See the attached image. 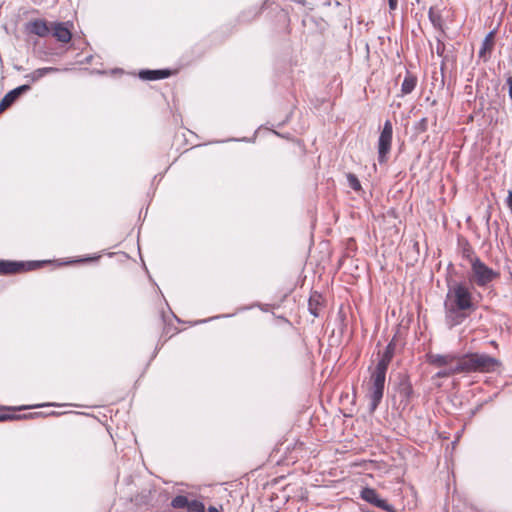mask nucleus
Segmentation results:
<instances>
[{
	"label": "nucleus",
	"mask_w": 512,
	"mask_h": 512,
	"mask_svg": "<svg viewBox=\"0 0 512 512\" xmlns=\"http://www.w3.org/2000/svg\"><path fill=\"white\" fill-rule=\"evenodd\" d=\"M472 287L466 282H454L448 286L444 301L445 323L449 328L462 324L479 305Z\"/></svg>",
	"instance_id": "obj_1"
},
{
	"label": "nucleus",
	"mask_w": 512,
	"mask_h": 512,
	"mask_svg": "<svg viewBox=\"0 0 512 512\" xmlns=\"http://www.w3.org/2000/svg\"><path fill=\"white\" fill-rule=\"evenodd\" d=\"M462 373H492L502 366V362L488 354L468 353L458 360Z\"/></svg>",
	"instance_id": "obj_2"
},
{
	"label": "nucleus",
	"mask_w": 512,
	"mask_h": 512,
	"mask_svg": "<svg viewBox=\"0 0 512 512\" xmlns=\"http://www.w3.org/2000/svg\"><path fill=\"white\" fill-rule=\"evenodd\" d=\"M387 370L376 366L370 368V377L366 383V396L369 399L370 410L373 412L380 404L385 388Z\"/></svg>",
	"instance_id": "obj_3"
},
{
	"label": "nucleus",
	"mask_w": 512,
	"mask_h": 512,
	"mask_svg": "<svg viewBox=\"0 0 512 512\" xmlns=\"http://www.w3.org/2000/svg\"><path fill=\"white\" fill-rule=\"evenodd\" d=\"M471 265L470 283L478 287H486L499 277V273L488 267L480 258L474 259Z\"/></svg>",
	"instance_id": "obj_4"
},
{
	"label": "nucleus",
	"mask_w": 512,
	"mask_h": 512,
	"mask_svg": "<svg viewBox=\"0 0 512 512\" xmlns=\"http://www.w3.org/2000/svg\"><path fill=\"white\" fill-rule=\"evenodd\" d=\"M393 125L390 120H386L378 139V161L386 163L388 155L392 148Z\"/></svg>",
	"instance_id": "obj_5"
},
{
	"label": "nucleus",
	"mask_w": 512,
	"mask_h": 512,
	"mask_svg": "<svg viewBox=\"0 0 512 512\" xmlns=\"http://www.w3.org/2000/svg\"><path fill=\"white\" fill-rule=\"evenodd\" d=\"M46 262L31 261V262H15V261H0V275L17 274L25 271H31L40 268Z\"/></svg>",
	"instance_id": "obj_6"
},
{
	"label": "nucleus",
	"mask_w": 512,
	"mask_h": 512,
	"mask_svg": "<svg viewBox=\"0 0 512 512\" xmlns=\"http://www.w3.org/2000/svg\"><path fill=\"white\" fill-rule=\"evenodd\" d=\"M360 498L377 508L387 512H395L394 507L386 500L382 499L374 488L364 487L360 492Z\"/></svg>",
	"instance_id": "obj_7"
},
{
	"label": "nucleus",
	"mask_w": 512,
	"mask_h": 512,
	"mask_svg": "<svg viewBox=\"0 0 512 512\" xmlns=\"http://www.w3.org/2000/svg\"><path fill=\"white\" fill-rule=\"evenodd\" d=\"M72 27L73 24L70 22H52L50 29L53 37L56 38L57 41L61 43H68L72 39Z\"/></svg>",
	"instance_id": "obj_8"
},
{
	"label": "nucleus",
	"mask_w": 512,
	"mask_h": 512,
	"mask_svg": "<svg viewBox=\"0 0 512 512\" xmlns=\"http://www.w3.org/2000/svg\"><path fill=\"white\" fill-rule=\"evenodd\" d=\"M51 23L45 19H33L26 23L25 30L29 34L37 35L41 38L47 37L51 33Z\"/></svg>",
	"instance_id": "obj_9"
},
{
	"label": "nucleus",
	"mask_w": 512,
	"mask_h": 512,
	"mask_svg": "<svg viewBox=\"0 0 512 512\" xmlns=\"http://www.w3.org/2000/svg\"><path fill=\"white\" fill-rule=\"evenodd\" d=\"M461 356H458L456 354H428V362L429 364L435 366V367H445L449 368L451 366H454L456 363H458V360Z\"/></svg>",
	"instance_id": "obj_10"
},
{
	"label": "nucleus",
	"mask_w": 512,
	"mask_h": 512,
	"mask_svg": "<svg viewBox=\"0 0 512 512\" xmlns=\"http://www.w3.org/2000/svg\"><path fill=\"white\" fill-rule=\"evenodd\" d=\"M30 90L29 85H21L8 92L0 101V114L8 109L24 92Z\"/></svg>",
	"instance_id": "obj_11"
},
{
	"label": "nucleus",
	"mask_w": 512,
	"mask_h": 512,
	"mask_svg": "<svg viewBox=\"0 0 512 512\" xmlns=\"http://www.w3.org/2000/svg\"><path fill=\"white\" fill-rule=\"evenodd\" d=\"M171 74V71L168 69L142 70L139 73V77L143 80L154 81L168 78Z\"/></svg>",
	"instance_id": "obj_12"
},
{
	"label": "nucleus",
	"mask_w": 512,
	"mask_h": 512,
	"mask_svg": "<svg viewBox=\"0 0 512 512\" xmlns=\"http://www.w3.org/2000/svg\"><path fill=\"white\" fill-rule=\"evenodd\" d=\"M494 38H495V32L491 31L486 35V37L482 43V47L479 51V57L483 58L484 61L487 60V58H488L487 55H490V53L493 50V47L495 44Z\"/></svg>",
	"instance_id": "obj_13"
},
{
	"label": "nucleus",
	"mask_w": 512,
	"mask_h": 512,
	"mask_svg": "<svg viewBox=\"0 0 512 512\" xmlns=\"http://www.w3.org/2000/svg\"><path fill=\"white\" fill-rule=\"evenodd\" d=\"M323 307V298L321 294L314 292L308 301V309L314 317H318Z\"/></svg>",
	"instance_id": "obj_14"
},
{
	"label": "nucleus",
	"mask_w": 512,
	"mask_h": 512,
	"mask_svg": "<svg viewBox=\"0 0 512 512\" xmlns=\"http://www.w3.org/2000/svg\"><path fill=\"white\" fill-rule=\"evenodd\" d=\"M394 350H395V344L393 342H390L384 352L381 354L380 359L376 366H379L381 368H384L388 370V366L394 356Z\"/></svg>",
	"instance_id": "obj_15"
},
{
	"label": "nucleus",
	"mask_w": 512,
	"mask_h": 512,
	"mask_svg": "<svg viewBox=\"0 0 512 512\" xmlns=\"http://www.w3.org/2000/svg\"><path fill=\"white\" fill-rule=\"evenodd\" d=\"M459 248L462 258L468 260L470 264L474 262V259H479L472 245L467 240L460 241Z\"/></svg>",
	"instance_id": "obj_16"
},
{
	"label": "nucleus",
	"mask_w": 512,
	"mask_h": 512,
	"mask_svg": "<svg viewBox=\"0 0 512 512\" xmlns=\"http://www.w3.org/2000/svg\"><path fill=\"white\" fill-rule=\"evenodd\" d=\"M429 19L431 20L434 27L438 29L443 28V17L441 14V10L438 6H432L429 10Z\"/></svg>",
	"instance_id": "obj_17"
},
{
	"label": "nucleus",
	"mask_w": 512,
	"mask_h": 512,
	"mask_svg": "<svg viewBox=\"0 0 512 512\" xmlns=\"http://www.w3.org/2000/svg\"><path fill=\"white\" fill-rule=\"evenodd\" d=\"M417 85V78L416 76L407 73L405 76L402 85H401V91L403 94H409L411 93Z\"/></svg>",
	"instance_id": "obj_18"
},
{
	"label": "nucleus",
	"mask_w": 512,
	"mask_h": 512,
	"mask_svg": "<svg viewBox=\"0 0 512 512\" xmlns=\"http://www.w3.org/2000/svg\"><path fill=\"white\" fill-rule=\"evenodd\" d=\"M55 70L56 69L52 68V67L39 68V69L34 70L27 77H29L32 82H35V81L39 80L40 78L44 77L45 75H47L48 73L53 72Z\"/></svg>",
	"instance_id": "obj_19"
},
{
	"label": "nucleus",
	"mask_w": 512,
	"mask_h": 512,
	"mask_svg": "<svg viewBox=\"0 0 512 512\" xmlns=\"http://www.w3.org/2000/svg\"><path fill=\"white\" fill-rule=\"evenodd\" d=\"M40 415L39 413H30L25 415H16V414H9V413H0V422L8 421V420H18L23 418H33L35 416Z\"/></svg>",
	"instance_id": "obj_20"
},
{
	"label": "nucleus",
	"mask_w": 512,
	"mask_h": 512,
	"mask_svg": "<svg viewBox=\"0 0 512 512\" xmlns=\"http://www.w3.org/2000/svg\"><path fill=\"white\" fill-rule=\"evenodd\" d=\"M188 502H189V500L186 496L178 495L172 499L171 505L173 508H176V509H183V508L187 509Z\"/></svg>",
	"instance_id": "obj_21"
},
{
	"label": "nucleus",
	"mask_w": 512,
	"mask_h": 512,
	"mask_svg": "<svg viewBox=\"0 0 512 512\" xmlns=\"http://www.w3.org/2000/svg\"><path fill=\"white\" fill-rule=\"evenodd\" d=\"M462 373L459 367V363H456L454 366H451L449 368H445L444 370L437 373L438 377H449L455 374Z\"/></svg>",
	"instance_id": "obj_22"
},
{
	"label": "nucleus",
	"mask_w": 512,
	"mask_h": 512,
	"mask_svg": "<svg viewBox=\"0 0 512 512\" xmlns=\"http://www.w3.org/2000/svg\"><path fill=\"white\" fill-rule=\"evenodd\" d=\"M188 512H205V505L199 500H189L187 506Z\"/></svg>",
	"instance_id": "obj_23"
},
{
	"label": "nucleus",
	"mask_w": 512,
	"mask_h": 512,
	"mask_svg": "<svg viewBox=\"0 0 512 512\" xmlns=\"http://www.w3.org/2000/svg\"><path fill=\"white\" fill-rule=\"evenodd\" d=\"M347 180H348V183L350 185V187L355 190V191H359L361 190V183L359 181V179L357 178L356 175L350 173L347 175Z\"/></svg>",
	"instance_id": "obj_24"
},
{
	"label": "nucleus",
	"mask_w": 512,
	"mask_h": 512,
	"mask_svg": "<svg viewBox=\"0 0 512 512\" xmlns=\"http://www.w3.org/2000/svg\"><path fill=\"white\" fill-rule=\"evenodd\" d=\"M506 204H507V207L511 210L512 212V190H509L508 191V196H507V199H506Z\"/></svg>",
	"instance_id": "obj_25"
},
{
	"label": "nucleus",
	"mask_w": 512,
	"mask_h": 512,
	"mask_svg": "<svg viewBox=\"0 0 512 512\" xmlns=\"http://www.w3.org/2000/svg\"><path fill=\"white\" fill-rule=\"evenodd\" d=\"M97 259H98V257H88V258H84V259L70 261L69 263L88 262V261H95Z\"/></svg>",
	"instance_id": "obj_26"
},
{
	"label": "nucleus",
	"mask_w": 512,
	"mask_h": 512,
	"mask_svg": "<svg viewBox=\"0 0 512 512\" xmlns=\"http://www.w3.org/2000/svg\"><path fill=\"white\" fill-rule=\"evenodd\" d=\"M507 84H508V86H509V96H510V98L512 99V77H509V78L507 79Z\"/></svg>",
	"instance_id": "obj_27"
},
{
	"label": "nucleus",
	"mask_w": 512,
	"mask_h": 512,
	"mask_svg": "<svg viewBox=\"0 0 512 512\" xmlns=\"http://www.w3.org/2000/svg\"><path fill=\"white\" fill-rule=\"evenodd\" d=\"M398 2H389V8L391 11L395 10L397 8Z\"/></svg>",
	"instance_id": "obj_28"
},
{
	"label": "nucleus",
	"mask_w": 512,
	"mask_h": 512,
	"mask_svg": "<svg viewBox=\"0 0 512 512\" xmlns=\"http://www.w3.org/2000/svg\"><path fill=\"white\" fill-rule=\"evenodd\" d=\"M208 512H220V511H219L216 507H214V506H210V507L208 508Z\"/></svg>",
	"instance_id": "obj_29"
},
{
	"label": "nucleus",
	"mask_w": 512,
	"mask_h": 512,
	"mask_svg": "<svg viewBox=\"0 0 512 512\" xmlns=\"http://www.w3.org/2000/svg\"><path fill=\"white\" fill-rule=\"evenodd\" d=\"M490 344H491L493 347L498 348V344H497V342H496V341L492 340V341L490 342Z\"/></svg>",
	"instance_id": "obj_30"
},
{
	"label": "nucleus",
	"mask_w": 512,
	"mask_h": 512,
	"mask_svg": "<svg viewBox=\"0 0 512 512\" xmlns=\"http://www.w3.org/2000/svg\"><path fill=\"white\" fill-rule=\"evenodd\" d=\"M42 405H30V406H26L25 408H34V407H41Z\"/></svg>",
	"instance_id": "obj_31"
},
{
	"label": "nucleus",
	"mask_w": 512,
	"mask_h": 512,
	"mask_svg": "<svg viewBox=\"0 0 512 512\" xmlns=\"http://www.w3.org/2000/svg\"><path fill=\"white\" fill-rule=\"evenodd\" d=\"M50 415L56 416V415H59V413H58V412L53 411V412H51V413H50Z\"/></svg>",
	"instance_id": "obj_32"
}]
</instances>
